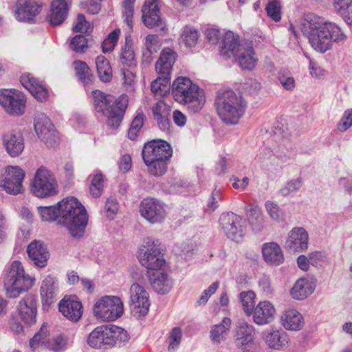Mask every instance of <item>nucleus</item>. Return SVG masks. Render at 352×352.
<instances>
[{
  "instance_id": "c756f323",
  "label": "nucleus",
  "mask_w": 352,
  "mask_h": 352,
  "mask_svg": "<svg viewBox=\"0 0 352 352\" xmlns=\"http://www.w3.org/2000/svg\"><path fill=\"white\" fill-rule=\"evenodd\" d=\"M109 333L108 325L97 327L89 333L87 343L91 347L96 349L110 347L109 343L111 341L109 337Z\"/></svg>"
},
{
  "instance_id": "c9c22d12",
  "label": "nucleus",
  "mask_w": 352,
  "mask_h": 352,
  "mask_svg": "<svg viewBox=\"0 0 352 352\" xmlns=\"http://www.w3.org/2000/svg\"><path fill=\"white\" fill-rule=\"evenodd\" d=\"M69 6L65 0H54L52 3L49 21L52 25H60L66 19Z\"/></svg>"
},
{
  "instance_id": "603ef678",
  "label": "nucleus",
  "mask_w": 352,
  "mask_h": 352,
  "mask_svg": "<svg viewBox=\"0 0 352 352\" xmlns=\"http://www.w3.org/2000/svg\"><path fill=\"white\" fill-rule=\"evenodd\" d=\"M144 124V115L142 113H138L133 120L131 127L129 129L128 137L130 140H134Z\"/></svg>"
},
{
  "instance_id": "8fccbe9b",
  "label": "nucleus",
  "mask_w": 352,
  "mask_h": 352,
  "mask_svg": "<svg viewBox=\"0 0 352 352\" xmlns=\"http://www.w3.org/2000/svg\"><path fill=\"white\" fill-rule=\"evenodd\" d=\"M120 34V29H115L110 32L108 36L103 41L102 44L104 53L111 52L116 47Z\"/></svg>"
},
{
  "instance_id": "f3484780",
  "label": "nucleus",
  "mask_w": 352,
  "mask_h": 352,
  "mask_svg": "<svg viewBox=\"0 0 352 352\" xmlns=\"http://www.w3.org/2000/svg\"><path fill=\"white\" fill-rule=\"evenodd\" d=\"M30 346L33 351L43 347L54 352H59L65 349L66 340L61 336L50 340L46 327L42 326L39 331L30 340Z\"/></svg>"
},
{
  "instance_id": "f03ea898",
  "label": "nucleus",
  "mask_w": 352,
  "mask_h": 352,
  "mask_svg": "<svg viewBox=\"0 0 352 352\" xmlns=\"http://www.w3.org/2000/svg\"><path fill=\"white\" fill-rule=\"evenodd\" d=\"M300 29L311 46L320 53L331 50L333 43L343 41L346 38L338 25L314 14L305 16L300 23Z\"/></svg>"
},
{
  "instance_id": "f257e3e1",
  "label": "nucleus",
  "mask_w": 352,
  "mask_h": 352,
  "mask_svg": "<svg viewBox=\"0 0 352 352\" xmlns=\"http://www.w3.org/2000/svg\"><path fill=\"white\" fill-rule=\"evenodd\" d=\"M38 211L43 221H54L65 227L76 239L83 236L88 223V214L85 207L74 197H67L55 206H39Z\"/></svg>"
},
{
  "instance_id": "dca6fc26",
  "label": "nucleus",
  "mask_w": 352,
  "mask_h": 352,
  "mask_svg": "<svg viewBox=\"0 0 352 352\" xmlns=\"http://www.w3.org/2000/svg\"><path fill=\"white\" fill-rule=\"evenodd\" d=\"M34 126L38 138L48 146H53L58 142V133L45 114L41 113L36 114Z\"/></svg>"
},
{
  "instance_id": "5701e85b",
  "label": "nucleus",
  "mask_w": 352,
  "mask_h": 352,
  "mask_svg": "<svg viewBox=\"0 0 352 352\" xmlns=\"http://www.w3.org/2000/svg\"><path fill=\"white\" fill-rule=\"evenodd\" d=\"M309 234L305 228H293L289 233L285 241L286 248L292 252H304L308 248Z\"/></svg>"
},
{
  "instance_id": "5fc2aeb1",
  "label": "nucleus",
  "mask_w": 352,
  "mask_h": 352,
  "mask_svg": "<svg viewBox=\"0 0 352 352\" xmlns=\"http://www.w3.org/2000/svg\"><path fill=\"white\" fill-rule=\"evenodd\" d=\"M265 208L272 219L277 222L284 220L285 213L278 205L272 201H267L265 203Z\"/></svg>"
},
{
  "instance_id": "473e14b6",
  "label": "nucleus",
  "mask_w": 352,
  "mask_h": 352,
  "mask_svg": "<svg viewBox=\"0 0 352 352\" xmlns=\"http://www.w3.org/2000/svg\"><path fill=\"white\" fill-rule=\"evenodd\" d=\"M262 254L266 263L274 265H279L284 261L283 251L280 247L274 242L263 244Z\"/></svg>"
},
{
  "instance_id": "9b49d317",
  "label": "nucleus",
  "mask_w": 352,
  "mask_h": 352,
  "mask_svg": "<svg viewBox=\"0 0 352 352\" xmlns=\"http://www.w3.org/2000/svg\"><path fill=\"white\" fill-rule=\"evenodd\" d=\"M25 170L19 166H6L0 175V187L10 195H19L24 191L23 182Z\"/></svg>"
},
{
  "instance_id": "a211bd4d",
  "label": "nucleus",
  "mask_w": 352,
  "mask_h": 352,
  "mask_svg": "<svg viewBox=\"0 0 352 352\" xmlns=\"http://www.w3.org/2000/svg\"><path fill=\"white\" fill-rule=\"evenodd\" d=\"M220 225L226 236L232 241L239 242L244 235L243 219L233 212L222 214L219 218Z\"/></svg>"
},
{
  "instance_id": "9d476101",
  "label": "nucleus",
  "mask_w": 352,
  "mask_h": 352,
  "mask_svg": "<svg viewBox=\"0 0 352 352\" xmlns=\"http://www.w3.org/2000/svg\"><path fill=\"white\" fill-rule=\"evenodd\" d=\"M93 311L102 321H114L122 316L124 305L118 296H104L96 302Z\"/></svg>"
},
{
  "instance_id": "c85d7f7f",
  "label": "nucleus",
  "mask_w": 352,
  "mask_h": 352,
  "mask_svg": "<svg viewBox=\"0 0 352 352\" xmlns=\"http://www.w3.org/2000/svg\"><path fill=\"white\" fill-rule=\"evenodd\" d=\"M316 285V281L314 278H300L292 287L290 294L294 299L303 300L314 292Z\"/></svg>"
},
{
  "instance_id": "ddd939ff",
  "label": "nucleus",
  "mask_w": 352,
  "mask_h": 352,
  "mask_svg": "<svg viewBox=\"0 0 352 352\" xmlns=\"http://www.w3.org/2000/svg\"><path fill=\"white\" fill-rule=\"evenodd\" d=\"M26 100L23 94L14 89H0V105L11 116L24 113Z\"/></svg>"
},
{
  "instance_id": "0eeeda50",
  "label": "nucleus",
  "mask_w": 352,
  "mask_h": 352,
  "mask_svg": "<svg viewBox=\"0 0 352 352\" xmlns=\"http://www.w3.org/2000/svg\"><path fill=\"white\" fill-rule=\"evenodd\" d=\"M34 278L25 273L20 261H13L8 268L4 278V288L10 298L17 297L21 292L32 287Z\"/></svg>"
},
{
  "instance_id": "6e6d98bb",
  "label": "nucleus",
  "mask_w": 352,
  "mask_h": 352,
  "mask_svg": "<svg viewBox=\"0 0 352 352\" xmlns=\"http://www.w3.org/2000/svg\"><path fill=\"white\" fill-rule=\"evenodd\" d=\"M167 160H157L151 162V164H146L148 168L149 173L155 177L163 175L167 170Z\"/></svg>"
},
{
  "instance_id": "37998d69",
  "label": "nucleus",
  "mask_w": 352,
  "mask_h": 352,
  "mask_svg": "<svg viewBox=\"0 0 352 352\" xmlns=\"http://www.w3.org/2000/svg\"><path fill=\"white\" fill-rule=\"evenodd\" d=\"M73 67L76 76L84 85H88L92 78V74L87 63L82 60H75L73 63Z\"/></svg>"
},
{
  "instance_id": "4c0bfd02",
  "label": "nucleus",
  "mask_w": 352,
  "mask_h": 352,
  "mask_svg": "<svg viewBox=\"0 0 352 352\" xmlns=\"http://www.w3.org/2000/svg\"><path fill=\"white\" fill-rule=\"evenodd\" d=\"M248 220L252 230L258 233L264 228V218L261 209L257 205H249L245 207Z\"/></svg>"
},
{
  "instance_id": "a878e982",
  "label": "nucleus",
  "mask_w": 352,
  "mask_h": 352,
  "mask_svg": "<svg viewBox=\"0 0 352 352\" xmlns=\"http://www.w3.org/2000/svg\"><path fill=\"white\" fill-rule=\"evenodd\" d=\"M27 253L34 265L39 268L45 267L50 257L46 245L41 241L34 240L27 248Z\"/></svg>"
},
{
  "instance_id": "393cba45",
  "label": "nucleus",
  "mask_w": 352,
  "mask_h": 352,
  "mask_svg": "<svg viewBox=\"0 0 352 352\" xmlns=\"http://www.w3.org/2000/svg\"><path fill=\"white\" fill-rule=\"evenodd\" d=\"M59 311L72 321L76 322L82 316V306L76 296H65L58 304Z\"/></svg>"
},
{
  "instance_id": "cd10ccee",
  "label": "nucleus",
  "mask_w": 352,
  "mask_h": 352,
  "mask_svg": "<svg viewBox=\"0 0 352 352\" xmlns=\"http://www.w3.org/2000/svg\"><path fill=\"white\" fill-rule=\"evenodd\" d=\"M148 276L152 288L157 293L165 294L170 292L173 283L168 274L162 270L148 272Z\"/></svg>"
},
{
  "instance_id": "09e8293b",
  "label": "nucleus",
  "mask_w": 352,
  "mask_h": 352,
  "mask_svg": "<svg viewBox=\"0 0 352 352\" xmlns=\"http://www.w3.org/2000/svg\"><path fill=\"white\" fill-rule=\"evenodd\" d=\"M103 190V176L101 173L93 175L89 186L90 194L93 197H99Z\"/></svg>"
},
{
  "instance_id": "3c124183",
  "label": "nucleus",
  "mask_w": 352,
  "mask_h": 352,
  "mask_svg": "<svg viewBox=\"0 0 352 352\" xmlns=\"http://www.w3.org/2000/svg\"><path fill=\"white\" fill-rule=\"evenodd\" d=\"M135 0H124L122 3L123 6V16L124 21L131 31L133 29V18L134 12V2Z\"/></svg>"
},
{
  "instance_id": "ea45409f",
  "label": "nucleus",
  "mask_w": 352,
  "mask_h": 352,
  "mask_svg": "<svg viewBox=\"0 0 352 352\" xmlns=\"http://www.w3.org/2000/svg\"><path fill=\"white\" fill-rule=\"evenodd\" d=\"M120 61L124 66L132 68L136 66L137 61L133 48V42L130 35L125 38V44L122 47Z\"/></svg>"
},
{
  "instance_id": "a19ab883",
  "label": "nucleus",
  "mask_w": 352,
  "mask_h": 352,
  "mask_svg": "<svg viewBox=\"0 0 352 352\" xmlns=\"http://www.w3.org/2000/svg\"><path fill=\"white\" fill-rule=\"evenodd\" d=\"M96 65L100 79L104 82H109L112 78V71L109 60L104 56H98Z\"/></svg>"
},
{
  "instance_id": "e433bc0d",
  "label": "nucleus",
  "mask_w": 352,
  "mask_h": 352,
  "mask_svg": "<svg viewBox=\"0 0 352 352\" xmlns=\"http://www.w3.org/2000/svg\"><path fill=\"white\" fill-rule=\"evenodd\" d=\"M231 324V319L225 317L221 323L213 325L211 327L210 337L213 344H218L222 341L226 340L230 331Z\"/></svg>"
},
{
  "instance_id": "338daca9",
  "label": "nucleus",
  "mask_w": 352,
  "mask_h": 352,
  "mask_svg": "<svg viewBox=\"0 0 352 352\" xmlns=\"http://www.w3.org/2000/svg\"><path fill=\"white\" fill-rule=\"evenodd\" d=\"M222 199L221 191L219 189H214L208 201V210L209 212H214L219 206V201Z\"/></svg>"
},
{
  "instance_id": "2f4dec72",
  "label": "nucleus",
  "mask_w": 352,
  "mask_h": 352,
  "mask_svg": "<svg viewBox=\"0 0 352 352\" xmlns=\"http://www.w3.org/2000/svg\"><path fill=\"white\" fill-rule=\"evenodd\" d=\"M280 321L284 328L289 331H299L304 326L302 314L294 309L285 310L281 315Z\"/></svg>"
},
{
  "instance_id": "7ed1b4c3",
  "label": "nucleus",
  "mask_w": 352,
  "mask_h": 352,
  "mask_svg": "<svg viewBox=\"0 0 352 352\" xmlns=\"http://www.w3.org/2000/svg\"><path fill=\"white\" fill-rule=\"evenodd\" d=\"M92 96L95 110L107 118L108 126L112 129H117L127 107L128 96L122 94L116 99L113 96L106 94L99 90L93 91Z\"/></svg>"
},
{
  "instance_id": "13d9d810",
  "label": "nucleus",
  "mask_w": 352,
  "mask_h": 352,
  "mask_svg": "<svg viewBox=\"0 0 352 352\" xmlns=\"http://www.w3.org/2000/svg\"><path fill=\"white\" fill-rule=\"evenodd\" d=\"M69 47L76 52H84L87 48V38L82 34L76 35L71 40Z\"/></svg>"
},
{
  "instance_id": "58836bf2",
  "label": "nucleus",
  "mask_w": 352,
  "mask_h": 352,
  "mask_svg": "<svg viewBox=\"0 0 352 352\" xmlns=\"http://www.w3.org/2000/svg\"><path fill=\"white\" fill-rule=\"evenodd\" d=\"M145 51L142 54V63L149 64L153 60V54L157 52L161 47L160 41L157 35L148 34L144 41Z\"/></svg>"
},
{
  "instance_id": "7c9ffc66",
  "label": "nucleus",
  "mask_w": 352,
  "mask_h": 352,
  "mask_svg": "<svg viewBox=\"0 0 352 352\" xmlns=\"http://www.w3.org/2000/svg\"><path fill=\"white\" fill-rule=\"evenodd\" d=\"M40 292L43 305H51L58 293L56 279L51 275L47 276L41 283Z\"/></svg>"
},
{
  "instance_id": "774afa93",
  "label": "nucleus",
  "mask_w": 352,
  "mask_h": 352,
  "mask_svg": "<svg viewBox=\"0 0 352 352\" xmlns=\"http://www.w3.org/2000/svg\"><path fill=\"white\" fill-rule=\"evenodd\" d=\"M261 89V84L256 79H248L244 84V89L251 95L257 94Z\"/></svg>"
},
{
  "instance_id": "20e7f679",
  "label": "nucleus",
  "mask_w": 352,
  "mask_h": 352,
  "mask_svg": "<svg viewBox=\"0 0 352 352\" xmlns=\"http://www.w3.org/2000/svg\"><path fill=\"white\" fill-rule=\"evenodd\" d=\"M220 54L226 58L234 56L243 70L252 71L258 61L252 45L247 43H239L238 36L231 31L226 32L223 36Z\"/></svg>"
},
{
  "instance_id": "bb28decb",
  "label": "nucleus",
  "mask_w": 352,
  "mask_h": 352,
  "mask_svg": "<svg viewBox=\"0 0 352 352\" xmlns=\"http://www.w3.org/2000/svg\"><path fill=\"white\" fill-rule=\"evenodd\" d=\"M177 58L175 51L170 48H164L155 64V71L158 76L170 80V71Z\"/></svg>"
},
{
  "instance_id": "aec40b11",
  "label": "nucleus",
  "mask_w": 352,
  "mask_h": 352,
  "mask_svg": "<svg viewBox=\"0 0 352 352\" xmlns=\"http://www.w3.org/2000/svg\"><path fill=\"white\" fill-rule=\"evenodd\" d=\"M1 140L3 147L11 157H19L24 151V138L19 131L11 130L4 133Z\"/></svg>"
},
{
  "instance_id": "2eb2a0df",
  "label": "nucleus",
  "mask_w": 352,
  "mask_h": 352,
  "mask_svg": "<svg viewBox=\"0 0 352 352\" xmlns=\"http://www.w3.org/2000/svg\"><path fill=\"white\" fill-rule=\"evenodd\" d=\"M170 144L162 140H154L146 143L142 155L145 164H151L153 161L168 160L172 156Z\"/></svg>"
},
{
  "instance_id": "79ce46f5",
  "label": "nucleus",
  "mask_w": 352,
  "mask_h": 352,
  "mask_svg": "<svg viewBox=\"0 0 352 352\" xmlns=\"http://www.w3.org/2000/svg\"><path fill=\"white\" fill-rule=\"evenodd\" d=\"M199 38L198 31L191 26H185L179 37L180 43L186 47H195Z\"/></svg>"
},
{
  "instance_id": "1a4fd4ad",
  "label": "nucleus",
  "mask_w": 352,
  "mask_h": 352,
  "mask_svg": "<svg viewBox=\"0 0 352 352\" xmlns=\"http://www.w3.org/2000/svg\"><path fill=\"white\" fill-rule=\"evenodd\" d=\"M138 258L141 265L146 268L148 272L162 270L166 266L158 241L151 239H147L139 249Z\"/></svg>"
},
{
  "instance_id": "412c9836",
  "label": "nucleus",
  "mask_w": 352,
  "mask_h": 352,
  "mask_svg": "<svg viewBox=\"0 0 352 352\" xmlns=\"http://www.w3.org/2000/svg\"><path fill=\"white\" fill-rule=\"evenodd\" d=\"M142 12L143 22L147 28L157 27L162 30L165 29L166 24L161 18L157 0H146Z\"/></svg>"
},
{
  "instance_id": "49530a36",
  "label": "nucleus",
  "mask_w": 352,
  "mask_h": 352,
  "mask_svg": "<svg viewBox=\"0 0 352 352\" xmlns=\"http://www.w3.org/2000/svg\"><path fill=\"white\" fill-rule=\"evenodd\" d=\"M302 186V179L301 177H297L288 181L279 190L280 195L283 197L289 196L291 194L296 193Z\"/></svg>"
},
{
  "instance_id": "c03bdc74",
  "label": "nucleus",
  "mask_w": 352,
  "mask_h": 352,
  "mask_svg": "<svg viewBox=\"0 0 352 352\" xmlns=\"http://www.w3.org/2000/svg\"><path fill=\"white\" fill-rule=\"evenodd\" d=\"M108 330L110 331L109 337L111 338V341L109 343V346H113L116 344H121L122 343H125L129 339L126 331L120 327L108 325Z\"/></svg>"
},
{
  "instance_id": "6e6552de",
  "label": "nucleus",
  "mask_w": 352,
  "mask_h": 352,
  "mask_svg": "<svg viewBox=\"0 0 352 352\" xmlns=\"http://www.w3.org/2000/svg\"><path fill=\"white\" fill-rule=\"evenodd\" d=\"M57 182L54 174L46 167L41 166L34 174L30 184L32 193L39 198H46L56 194Z\"/></svg>"
},
{
  "instance_id": "864d4df0",
  "label": "nucleus",
  "mask_w": 352,
  "mask_h": 352,
  "mask_svg": "<svg viewBox=\"0 0 352 352\" xmlns=\"http://www.w3.org/2000/svg\"><path fill=\"white\" fill-rule=\"evenodd\" d=\"M267 16L274 21H279L281 19V6L278 1L271 0L265 7Z\"/></svg>"
},
{
  "instance_id": "f8f14e48",
  "label": "nucleus",
  "mask_w": 352,
  "mask_h": 352,
  "mask_svg": "<svg viewBox=\"0 0 352 352\" xmlns=\"http://www.w3.org/2000/svg\"><path fill=\"white\" fill-rule=\"evenodd\" d=\"M140 216L151 224L161 223L166 217L164 203L154 197L143 199L139 206Z\"/></svg>"
},
{
  "instance_id": "0e129e2a",
  "label": "nucleus",
  "mask_w": 352,
  "mask_h": 352,
  "mask_svg": "<svg viewBox=\"0 0 352 352\" xmlns=\"http://www.w3.org/2000/svg\"><path fill=\"white\" fill-rule=\"evenodd\" d=\"M352 126V109H346L338 124V129L344 132Z\"/></svg>"
},
{
  "instance_id": "680f3d73",
  "label": "nucleus",
  "mask_w": 352,
  "mask_h": 352,
  "mask_svg": "<svg viewBox=\"0 0 352 352\" xmlns=\"http://www.w3.org/2000/svg\"><path fill=\"white\" fill-rule=\"evenodd\" d=\"M219 283L218 281L214 282L210 287L205 289L199 299L197 301V304L199 306L204 305L208 300L209 298L215 293L218 289Z\"/></svg>"
},
{
  "instance_id": "39448f33",
  "label": "nucleus",
  "mask_w": 352,
  "mask_h": 352,
  "mask_svg": "<svg viewBox=\"0 0 352 352\" xmlns=\"http://www.w3.org/2000/svg\"><path fill=\"white\" fill-rule=\"evenodd\" d=\"M215 105L220 119L228 125H236L245 113L247 103L244 98L233 90L218 91Z\"/></svg>"
},
{
  "instance_id": "052dcab7",
  "label": "nucleus",
  "mask_w": 352,
  "mask_h": 352,
  "mask_svg": "<svg viewBox=\"0 0 352 352\" xmlns=\"http://www.w3.org/2000/svg\"><path fill=\"white\" fill-rule=\"evenodd\" d=\"M322 256V254L319 252L309 254V258L305 255H300L297 259L298 265L301 270L306 271L309 268L310 261H312L314 258L319 259Z\"/></svg>"
},
{
  "instance_id": "4468645a",
  "label": "nucleus",
  "mask_w": 352,
  "mask_h": 352,
  "mask_svg": "<svg viewBox=\"0 0 352 352\" xmlns=\"http://www.w3.org/2000/svg\"><path fill=\"white\" fill-rule=\"evenodd\" d=\"M129 292L131 313L138 318L145 316L151 305L148 293L137 283L131 285Z\"/></svg>"
},
{
  "instance_id": "f704fd0d",
  "label": "nucleus",
  "mask_w": 352,
  "mask_h": 352,
  "mask_svg": "<svg viewBox=\"0 0 352 352\" xmlns=\"http://www.w3.org/2000/svg\"><path fill=\"white\" fill-rule=\"evenodd\" d=\"M263 338L267 346L274 349H280L286 346L289 338L286 332L282 330H274L264 333Z\"/></svg>"
},
{
  "instance_id": "4d7b16f0",
  "label": "nucleus",
  "mask_w": 352,
  "mask_h": 352,
  "mask_svg": "<svg viewBox=\"0 0 352 352\" xmlns=\"http://www.w3.org/2000/svg\"><path fill=\"white\" fill-rule=\"evenodd\" d=\"M278 80L281 85L288 91H292L296 87V82L292 74L284 69L278 73Z\"/></svg>"
},
{
  "instance_id": "69168bd1",
  "label": "nucleus",
  "mask_w": 352,
  "mask_h": 352,
  "mask_svg": "<svg viewBox=\"0 0 352 352\" xmlns=\"http://www.w3.org/2000/svg\"><path fill=\"white\" fill-rule=\"evenodd\" d=\"M30 93L41 102L46 101L49 97L48 90L42 82L30 90Z\"/></svg>"
},
{
  "instance_id": "bf43d9fd",
  "label": "nucleus",
  "mask_w": 352,
  "mask_h": 352,
  "mask_svg": "<svg viewBox=\"0 0 352 352\" xmlns=\"http://www.w3.org/2000/svg\"><path fill=\"white\" fill-rule=\"evenodd\" d=\"M182 333L179 327H174L170 333L168 351H175L180 344Z\"/></svg>"
},
{
  "instance_id": "b1692460",
  "label": "nucleus",
  "mask_w": 352,
  "mask_h": 352,
  "mask_svg": "<svg viewBox=\"0 0 352 352\" xmlns=\"http://www.w3.org/2000/svg\"><path fill=\"white\" fill-rule=\"evenodd\" d=\"M21 319L28 325H32L36 321L37 305L34 295L28 294L22 298L18 305Z\"/></svg>"
},
{
  "instance_id": "a18cd8bd",
  "label": "nucleus",
  "mask_w": 352,
  "mask_h": 352,
  "mask_svg": "<svg viewBox=\"0 0 352 352\" xmlns=\"http://www.w3.org/2000/svg\"><path fill=\"white\" fill-rule=\"evenodd\" d=\"M256 294L252 291H245L239 294V300L246 316H250L255 307Z\"/></svg>"
},
{
  "instance_id": "de8ad7c7",
  "label": "nucleus",
  "mask_w": 352,
  "mask_h": 352,
  "mask_svg": "<svg viewBox=\"0 0 352 352\" xmlns=\"http://www.w3.org/2000/svg\"><path fill=\"white\" fill-rule=\"evenodd\" d=\"M170 80L158 76L151 85V89L155 96H162L168 90Z\"/></svg>"
},
{
  "instance_id": "423d86ee",
  "label": "nucleus",
  "mask_w": 352,
  "mask_h": 352,
  "mask_svg": "<svg viewBox=\"0 0 352 352\" xmlns=\"http://www.w3.org/2000/svg\"><path fill=\"white\" fill-rule=\"evenodd\" d=\"M172 95L178 103L187 106L193 113L199 111L205 104V96L199 86L187 78L180 76L173 83Z\"/></svg>"
},
{
  "instance_id": "e2e57ef3",
  "label": "nucleus",
  "mask_w": 352,
  "mask_h": 352,
  "mask_svg": "<svg viewBox=\"0 0 352 352\" xmlns=\"http://www.w3.org/2000/svg\"><path fill=\"white\" fill-rule=\"evenodd\" d=\"M42 82L35 78L32 74L25 73L21 76V83L29 91Z\"/></svg>"
},
{
  "instance_id": "6ab92c4d",
  "label": "nucleus",
  "mask_w": 352,
  "mask_h": 352,
  "mask_svg": "<svg viewBox=\"0 0 352 352\" xmlns=\"http://www.w3.org/2000/svg\"><path fill=\"white\" fill-rule=\"evenodd\" d=\"M233 338L235 345L245 350L254 344L255 328L244 320H239L233 330Z\"/></svg>"
},
{
  "instance_id": "72a5a7b5",
  "label": "nucleus",
  "mask_w": 352,
  "mask_h": 352,
  "mask_svg": "<svg viewBox=\"0 0 352 352\" xmlns=\"http://www.w3.org/2000/svg\"><path fill=\"white\" fill-rule=\"evenodd\" d=\"M41 6L33 0H26L23 3H20L16 10V18L21 21H32L40 12Z\"/></svg>"
},
{
  "instance_id": "4be33fe9",
  "label": "nucleus",
  "mask_w": 352,
  "mask_h": 352,
  "mask_svg": "<svg viewBox=\"0 0 352 352\" xmlns=\"http://www.w3.org/2000/svg\"><path fill=\"white\" fill-rule=\"evenodd\" d=\"M276 310L274 305L268 300L260 301L252 310L253 322L258 325H266L275 318Z\"/></svg>"
}]
</instances>
